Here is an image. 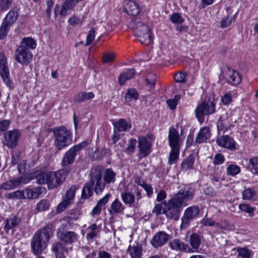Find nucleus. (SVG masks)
<instances>
[{"label": "nucleus", "instance_id": "2eb2a0df", "mask_svg": "<svg viewBox=\"0 0 258 258\" xmlns=\"http://www.w3.org/2000/svg\"><path fill=\"white\" fill-rule=\"evenodd\" d=\"M56 236L60 240L67 244L74 243L78 239V235L75 232L66 231L60 229H58Z\"/></svg>", "mask_w": 258, "mask_h": 258}, {"label": "nucleus", "instance_id": "0e129e2a", "mask_svg": "<svg viewBox=\"0 0 258 258\" xmlns=\"http://www.w3.org/2000/svg\"><path fill=\"white\" fill-rule=\"evenodd\" d=\"M201 223L205 226H215V221L209 218H204L201 221Z\"/></svg>", "mask_w": 258, "mask_h": 258}, {"label": "nucleus", "instance_id": "49530a36", "mask_svg": "<svg viewBox=\"0 0 258 258\" xmlns=\"http://www.w3.org/2000/svg\"><path fill=\"white\" fill-rule=\"evenodd\" d=\"M138 97L139 95L136 90L133 88L128 89L125 97V100L126 102H130L137 100Z\"/></svg>", "mask_w": 258, "mask_h": 258}, {"label": "nucleus", "instance_id": "09e8293b", "mask_svg": "<svg viewBox=\"0 0 258 258\" xmlns=\"http://www.w3.org/2000/svg\"><path fill=\"white\" fill-rule=\"evenodd\" d=\"M256 195L255 191L252 188H247L242 191V199L244 200H250Z\"/></svg>", "mask_w": 258, "mask_h": 258}, {"label": "nucleus", "instance_id": "c9c22d12", "mask_svg": "<svg viewBox=\"0 0 258 258\" xmlns=\"http://www.w3.org/2000/svg\"><path fill=\"white\" fill-rule=\"evenodd\" d=\"M94 97L91 92H81L75 96L74 100L77 103H81L92 99Z\"/></svg>", "mask_w": 258, "mask_h": 258}, {"label": "nucleus", "instance_id": "20e7f679", "mask_svg": "<svg viewBox=\"0 0 258 258\" xmlns=\"http://www.w3.org/2000/svg\"><path fill=\"white\" fill-rule=\"evenodd\" d=\"M165 207L163 209V214L168 219L178 220L179 218L182 207L183 206L174 198H172L167 202L164 203Z\"/></svg>", "mask_w": 258, "mask_h": 258}, {"label": "nucleus", "instance_id": "473e14b6", "mask_svg": "<svg viewBox=\"0 0 258 258\" xmlns=\"http://www.w3.org/2000/svg\"><path fill=\"white\" fill-rule=\"evenodd\" d=\"M93 187L90 181L86 182L82 190L81 199L84 200L89 199L93 195Z\"/></svg>", "mask_w": 258, "mask_h": 258}, {"label": "nucleus", "instance_id": "ddd939ff", "mask_svg": "<svg viewBox=\"0 0 258 258\" xmlns=\"http://www.w3.org/2000/svg\"><path fill=\"white\" fill-rule=\"evenodd\" d=\"M78 187L72 186L66 192L62 201L58 205L57 212L58 213L63 211L70 205L74 199L75 193Z\"/></svg>", "mask_w": 258, "mask_h": 258}, {"label": "nucleus", "instance_id": "58836bf2", "mask_svg": "<svg viewBox=\"0 0 258 258\" xmlns=\"http://www.w3.org/2000/svg\"><path fill=\"white\" fill-rule=\"evenodd\" d=\"M190 244L191 246V250H197L199 248L201 242V238L197 233H192L189 238Z\"/></svg>", "mask_w": 258, "mask_h": 258}, {"label": "nucleus", "instance_id": "f3484780", "mask_svg": "<svg viewBox=\"0 0 258 258\" xmlns=\"http://www.w3.org/2000/svg\"><path fill=\"white\" fill-rule=\"evenodd\" d=\"M216 143L218 146L230 151H235L237 149L235 141L233 138L228 135L220 136L217 139Z\"/></svg>", "mask_w": 258, "mask_h": 258}, {"label": "nucleus", "instance_id": "e433bc0d", "mask_svg": "<svg viewBox=\"0 0 258 258\" xmlns=\"http://www.w3.org/2000/svg\"><path fill=\"white\" fill-rule=\"evenodd\" d=\"M195 156L192 154H190L186 158L181 164V168L182 170L186 171L192 168L195 162Z\"/></svg>", "mask_w": 258, "mask_h": 258}, {"label": "nucleus", "instance_id": "4468645a", "mask_svg": "<svg viewBox=\"0 0 258 258\" xmlns=\"http://www.w3.org/2000/svg\"><path fill=\"white\" fill-rule=\"evenodd\" d=\"M33 57L32 53L30 50L25 49L19 46L15 51V60L20 64L27 65Z\"/></svg>", "mask_w": 258, "mask_h": 258}, {"label": "nucleus", "instance_id": "79ce46f5", "mask_svg": "<svg viewBox=\"0 0 258 258\" xmlns=\"http://www.w3.org/2000/svg\"><path fill=\"white\" fill-rule=\"evenodd\" d=\"M258 157H253L249 159L248 168L254 174H258Z\"/></svg>", "mask_w": 258, "mask_h": 258}, {"label": "nucleus", "instance_id": "37998d69", "mask_svg": "<svg viewBox=\"0 0 258 258\" xmlns=\"http://www.w3.org/2000/svg\"><path fill=\"white\" fill-rule=\"evenodd\" d=\"M49 172H40L36 176V182L38 184H48Z\"/></svg>", "mask_w": 258, "mask_h": 258}, {"label": "nucleus", "instance_id": "680f3d73", "mask_svg": "<svg viewBox=\"0 0 258 258\" xmlns=\"http://www.w3.org/2000/svg\"><path fill=\"white\" fill-rule=\"evenodd\" d=\"M137 144V141L135 139H132L130 140V144L126 148L125 152L127 154H130L135 151V147Z\"/></svg>", "mask_w": 258, "mask_h": 258}, {"label": "nucleus", "instance_id": "864d4df0", "mask_svg": "<svg viewBox=\"0 0 258 258\" xmlns=\"http://www.w3.org/2000/svg\"><path fill=\"white\" fill-rule=\"evenodd\" d=\"M170 20L174 24H182L184 22L183 18L178 13H175L170 16Z\"/></svg>", "mask_w": 258, "mask_h": 258}, {"label": "nucleus", "instance_id": "aec40b11", "mask_svg": "<svg viewBox=\"0 0 258 258\" xmlns=\"http://www.w3.org/2000/svg\"><path fill=\"white\" fill-rule=\"evenodd\" d=\"M169 238L170 235L164 231H159L155 234L150 242L154 247L157 248L165 244Z\"/></svg>", "mask_w": 258, "mask_h": 258}, {"label": "nucleus", "instance_id": "a211bd4d", "mask_svg": "<svg viewBox=\"0 0 258 258\" xmlns=\"http://www.w3.org/2000/svg\"><path fill=\"white\" fill-rule=\"evenodd\" d=\"M138 143V148L139 149L138 152L139 157L142 158L147 156L150 152L151 143L144 137H139Z\"/></svg>", "mask_w": 258, "mask_h": 258}, {"label": "nucleus", "instance_id": "8fccbe9b", "mask_svg": "<svg viewBox=\"0 0 258 258\" xmlns=\"http://www.w3.org/2000/svg\"><path fill=\"white\" fill-rule=\"evenodd\" d=\"M226 170L227 175L235 176L240 173V168L236 165L230 164L227 166Z\"/></svg>", "mask_w": 258, "mask_h": 258}, {"label": "nucleus", "instance_id": "bf43d9fd", "mask_svg": "<svg viewBox=\"0 0 258 258\" xmlns=\"http://www.w3.org/2000/svg\"><path fill=\"white\" fill-rule=\"evenodd\" d=\"M115 57V53L114 52H107L104 53L102 60L103 63L112 62Z\"/></svg>", "mask_w": 258, "mask_h": 258}, {"label": "nucleus", "instance_id": "4be33fe9", "mask_svg": "<svg viewBox=\"0 0 258 258\" xmlns=\"http://www.w3.org/2000/svg\"><path fill=\"white\" fill-rule=\"evenodd\" d=\"M124 10L128 15L135 16L140 13L141 8L138 3L130 0L124 2Z\"/></svg>", "mask_w": 258, "mask_h": 258}, {"label": "nucleus", "instance_id": "1a4fd4ad", "mask_svg": "<svg viewBox=\"0 0 258 258\" xmlns=\"http://www.w3.org/2000/svg\"><path fill=\"white\" fill-rule=\"evenodd\" d=\"M88 144V142L84 141L71 148L66 153L63 157L62 160V166H66L72 164L75 160L76 156L79 153L80 150L87 147Z\"/></svg>", "mask_w": 258, "mask_h": 258}, {"label": "nucleus", "instance_id": "de8ad7c7", "mask_svg": "<svg viewBox=\"0 0 258 258\" xmlns=\"http://www.w3.org/2000/svg\"><path fill=\"white\" fill-rule=\"evenodd\" d=\"M84 21L83 17L72 16L68 20L69 24L73 27H80Z\"/></svg>", "mask_w": 258, "mask_h": 258}, {"label": "nucleus", "instance_id": "13d9d810", "mask_svg": "<svg viewBox=\"0 0 258 258\" xmlns=\"http://www.w3.org/2000/svg\"><path fill=\"white\" fill-rule=\"evenodd\" d=\"M11 26L3 22L0 27V39H4L8 34Z\"/></svg>", "mask_w": 258, "mask_h": 258}, {"label": "nucleus", "instance_id": "a18cd8bd", "mask_svg": "<svg viewBox=\"0 0 258 258\" xmlns=\"http://www.w3.org/2000/svg\"><path fill=\"white\" fill-rule=\"evenodd\" d=\"M122 201L126 204H132L135 202V197L130 192H124L121 194Z\"/></svg>", "mask_w": 258, "mask_h": 258}, {"label": "nucleus", "instance_id": "c756f323", "mask_svg": "<svg viewBox=\"0 0 258 258\" xmlns=\"http://www.w3.org/2000/svg\"><path fill=\"white\" fill-rule=\"evenodd\" d=\"M210 129L207 127L202 128L197 136L196 142L201 144L206 142L210 137Z\"/></svg>", "mask_w": 258, "mask_h": 258}, {"label": "nucleus", "instance_id": "9b49d317", "mask_svg": "<svg viewBox=\"0 0 258 258\" xmlns=\"http://www.w3.org/2000/svg\"><path fill=\"white\" fill-rule=\"evenodd\" d=\"M195 195V189L190 187H184L181 188L176 194V195L173 197L178 202H180L183 207L187 206V202L192 200Z\"/></svg>", "mask_w": 258, "mask_h": 258}, {"label": "nucleus", "instance_id": "603ef678", "mask_svg": "<svg viewBox=\"0 0 258 258\" xmlns=\"http://www.w3.org/2000/svg\"><path fill=\"white\" fill-rule=\"evenodd\" d=\"M13 3V0H0V10L6 11L11 8Z\"/></svg>", "mask_w": 258, "mask_h": 258}, {"label": "nucleus", "instance_id": "cd10ccee", "mask_svg": "<svg viewBox=\"0 0 258 258\" xmlns=\"http://www.w3.org/2000/svg\"><path fill=\"white\" fill-rule=\"evenodd\" d=\"M113 125L115 131L119 132L128 131L132 127L131 124L123 118L119 119Z\"/></svg>", "mask_w": 258, "mask_h": 258}, {"label": "nucleus", "instance_id": "bb28decb", "mask_svg": "<svg viewBox=\"0 0 258 258\" xmlns=\"http://www.w3.org/2000/svg\"><path fill=\"white\" fill-rule=\"evenodd\" d=\"M18 17V11L14 9H12L4 18L3 22L11 26L16 22Z\"/></svg>", "mask_w": 258, "mask_h": 258}, {"label": "nucleus", "instance_id": "9d476101", "mask_svg": "<svg viewBox=\"0 0 258 258\" xmlns=\"http://www.w3.org/2000/svg\"><path fill=\"white\" fill-rule=\"evenodd\" d=\"M67 173L64 169H60L56 172H49L48 187L53 189L61 184L64 181Z\"/></svg>", "mask_w": 258, "mask_h": 258}, {"label": "nucleus", "instance_id": "ea45409f", "mask_svg": "<svg viewBox=\"0 0 258 258\" xmlns=\"http://www.w3.org/2000/svg\"><path fill=\"white\" fill-rule=\"evenodd\" d=\"M131 258H141L142 248L138 246H129L127 249Z\"/></svg>", "mask_w": 258, "mask_h": 258}, {"label": "nucleus", "instance_id": "6ab92c4d", "mask_svg": "<svg viewBox=\"0 0 258 258\" xmlns=\"http://www.w3.org/2000/svg\"><path fill=\"white\" fill-rule=\"evenodd\" d=\"M27 182V181L26 177H17L14 179L10 180L2 183L0 186V189L10 190L18 187L23 183H26Z\"/></svg>", "mask_w": 258, "mask_h": 258}, {"label": "nucleus", "instance_id": "7ed1b4c3", "mask_svg": "<svg viewBox=\"0 0 258 258\" xmlns=\"http://www.w3.org/2000/svg\"><path fill=\"white\" fill-rule=\"evenodd\" d=\"M54 137V146L58 150L71 145L73 141L71 131L66 127L61 126L53 130Z\"/></svg>", "mask_w": 258, "mask_h": 258}, {"label": "nucleus", "instance_id": "f03ea898", "mask_svg": "<svg viewBox=\"0 0 258 258\" xmlns=\"http://www.w3.org/2000/svg\"><path fill=\"white\" fill-rule=\"evenodd\" d=\"M128 26L135 31L137 39L145 45H149L151 42V35L149 28L140 21V19L133 18L129 22Z\"/></svg>", "mask_w": 258, "mask_h": 258}, {"label": "nucleus", "instance_id": "f257e3e1", "mask_svg": "<svg viewBox=\"0 0 258 258\" xmlns=\"http://www.w3.org/2000/svg\"><path fill=\"white\" fill-rule=\"evenodd\" d=\"M53 233V231L50 226H46L35 233L31 242L32 250L34 254H41L47 247Z\"/></svg>", "mask_w": 258, "mask_h": 258}, {"label": "nucleus", "instance_id": "4c0bfd02", "mask_svg": "<svg viewBox=\"0 0 258 258\" xmlns=\"http://www.w3.org/2000/svg\"><path fill=\"white\" fill-rule=\"evenodd\" d=\"M20 219L16 216H13L8 218L6 221L5 226V229L9 230L16 226H17L20 223Z\"/></svg>", "mask_w": 258, "mask_h": 258}, {"label": "nucleus", "instance_id": "c03bdc74", "mask_svg": "<svg viewBox=\"0 0 258 258\" xmlns=\"http://www.w3.org/2000/svg\"><path fill=\"white\" fill-rule=\"evenodd\" d=\"M238 207L241 211L247 213L249 217H252L254 216V212L255 209L254 207H252L249 205L244 203L239 204Z\"/></svg>", "mask_w": 258, "mask_h": 258}, {"label": "nucleus", "instance_id": "5fc2aeb1", "mask_svg": "<svg viewBox=\"0 0 258 258\" xmlns=\"http://www.w3.org/2000/svg\"><path fill=\"white\" fill-rule=\"evenodd\" d=\"M156 81V77L154 74L150 73L147 75L146 77V82L150 88H154Z\"/></svg>", "mask_w": 258, "mask_h": 258}, {"label": "nucleus", "instance_id": "a19ab883", "mask_svg": "<svg viewBox=\"0 0 258 258\" xmlns=\"http://www.w3.org/2000/svg\"><path fill=\"white\" fill-rule=\"evenodd\" d=\"M180 149H171L168 157V164L172 165L175 164L179 158Z\"/></svg>", "mask_w": 258, "mask_h": 258}, {"label": "nucleus", "instance_id": "39448f33", "mask_svg": "<svg viewBox=\"0 0 258 258\" xmlns=\"http://www.w3.org/2000/svg\"><path fill=\"white\" fill-rule=\"evenodd\" d=\"M237 122V119L233 118L231 111L226 112L222 115L218 119L217 126L218 132L225 133L232 129Z\"/></svg>", "mask_w": 258, "mask_h": 258}, {"label": "nucleus", "instance_id": "052dcab7", "mask_svg": "<svg viewBox=\"0 0 258 258\" xmlns=\"http://www.w3.org/2000/svg\"><path fill=\"white\" fill-rule=\"evenodd\" d=\"M95 36V30L91 29L88 32L87 36V39L85 43L86 46L89 45L93 41Z\"/></svg>", "mask_w": 258, "mask_h": 258}, {"label": "nucleus", "instance_id": "423d86ee", "mask_svg": "<svg viewBox=\"0 0 258 258\" xmlns=\"http://www.w3.org/2000/svg\"><path fill=\"white\" fill-rule=\"evenodd\" d=\"M90 182L93 187L94 190L97 195L101 194L104 190L106 184L102 179L101 170L98 168L91 170Z\"/></svg>", "mask_w": 258, "mask_h": 258}, {"label": "nucleus", "instance_id": "72a5a7b5", "mask_svg": "<svg viewBox=\"0 0 258 258\" xmlns=\"http://www.w3.org/2000/svg\"><path fill=\"white\" fill-rule=\"evenodd\" d=\"M116 173L111 168L106 169L104 172L103 180L106 185L113 183L115 181Z\"/></svg>", "mask_w": 258, "mask_h": 258}, {"label": "nucleus", "instance_id": "dca6fc26", "mask_svg": "<svg viewBox=\"0 0 258 258\" xmlns=\"http://www.w3.org/2000/svg\"><path fill=\"white\" fill-rule=\"evenodd\" d=\"M20 132L18 130H13L4 134V144L10 148L16 147L20 137Z\"/></svg>", "mask_w": 258, "mask_h": 258}, {"label": "nucleus", "instance_id": "4d7b16f0", "mask_svg": "<svg viewBox=\"0 0 258 258\" xmlns=\"http://www.w3.org/2000/svg\"><path fill=\"white\" fill-rule=\"evenodd\" d=\"M238 256L241 258H250L251 251L246 248L239 247L237 249Z\"/></svg>", "mask_w": 258, "mask_h": 258}, {"label": "nucleus", "instance_id": "b1692460", "mask_svg": "<svg viewBox=\"0 0 258 258\" xmlns=\"http://www.w3.org/2000/svg\"><path fill=\"white\" fill-rule=\"evenodd\" d=\"M51 250L54 253L55 258H65L64 253L68 252L66 245L60 241L52 244Z\"/></svg>", "mask_w": 258, "mask_h": 258}, {"label": "nucleus", "instance_id": "69168bd1", "mask_svg": "<svg viewBox=\"0 0 258 258\" xmlns=\"http://www.w3.org/2000/svg\"><path fill=\"white\" fill-rule=\"evenodd\" d=\"M111 197V195L109 194H106L102 199L99 200L97 202V205L102 208L103 206L105 205L108 202L109 198Z\"/></svg>", "mask_w": 258, "mask_h": 258}, {"label": "nucleus", "instance_id": "774afa93", "mask_svg": "<svg viewBox=\"0 0 258 258\" xmlns=\"http://www.w3.org/2000/svg\"><path fill=\"white\" fill-rule=\"evenodd\" d=\"M232 21V18L231 17H229L227 16L225 19H223L222 20L221 22V26L222 28H226L229 26Z\"/></svg>", "mask_w": 258, "mask_h": 258}, {"label": "nucleus", "instance_id": "5701e85b", "mask_svg": "<svg viewBox=\"0 0 258 258\" xmlns=\"http://www.w3.org/2000/svg\"><path fill=\"white\" fill-rule=\"evenodd\" d=\"M169 245L172 249L177 251L188 252L194 251V250H191V248L187 244L178 239H174L171 240L169 243Z\"/></svg>", "mask_w": 258, "mask_h": 258}, {"label": "nucleus", "instance_id": "f8f14e48", "mask_svg": "<svg viewBox=\"0 0 258 258\" xmlns=\"http://www.w3.org/2000/svg\"><path fill=\"white\" fill-rule=\"evenodd\" d=\"M0 75L6 84L11 87L12 82L10 79L9 69L7 64V57L3 52H0Z\"/></svg>", "mask_w": 258, "mask_h": 258}, {"label": "nucleus", "instance_id": "393cba45", "mask_svg": "<svg viewBox=\"0 0 258 258\" xmlns=\"http://www.w3.org/2000/svg\"><path fill=\"white\" fill-rule=\"evenodd\" d=\"M22 191L24 195L23 199H37L41 193V188L38 187L33 188H26L23 189Z\"/></svg>", "mask_w": 258, "mask_h": 258}, {"label": "nucleus", "instance_id": "7c9ffc66", "mask_svg": "<svg viewBox=\"0 0 258 258\" xmlns=\"http://www.w3.org/2000/svg\"><path fill=\"white\" fill-rule=\"evenodd\" d=\"M88 233L86 235V238L89 241H92L93 238L97 236L100 232V228L95 223L92 224L87 228Z\"/></svg>", "mask_w": 258, "mask_h": 258}, {"label": "nucleus", "instance_id": "a878e982", "mask_svg": "<svg viewBox=\"0 0 258 258\" xmlns=\"http://www.w3.org/2000/svg\"><path fill=\"white\" fill-rule=\"evenodd\" d=\"M226 75L227 80L231 85H237L240 83L241 77L237 72L232 69H228Z\"/></svg>", "mask_w": 258, "mask_h": 258}, {"label": "nucleus", "instance_id": "e2e57ef3", "mask_svg": "<svg viewBox=\"0 0 258 258\" xmlns=\"http://www.w3.org/2000/svg\"><path fill=\"white\" fill-rule=\"evenodd\" d=\"M225 160L224 156L222 154H217L214 157L213 163L215 165L222 164Z\"/></svg>", "mask_w": 258, "mask_h": 258}, {"label": "nucleus", "instance_id": "412c9836", "mask_svg": "<svg viewBox=\"0 0 258 258\" xmlns=\"http://www.w3.org/2000/svg\"><path fill=\"white\" fill-rule=\"evenodd\" d=\"M169 145L171 149H180L181 143L178 132L173 127L169 128L168 134Z\"/></svg>", "mask_w": 258, "mask_h": 258}, {"label": "nucleus", "instance_id": "6e6d98bb", "mask_svg": "<svg viewBox=\"0 0 258 258\" xmlns=\"http://www.w3.org/2000/svg\"><path fill=\"white\" fill-rule=\"evenodd\" d=\"M49 207V202L45 200H41L37 205L36 209L39 212L47 210Z\"/></svg>", "mask_w": 258, "mask_h": 258}, {"label": "nucleus", "instance_id": "2f4dec72", "mask_svg": "<svg viewBox=\"0 0 258 258\" xmlns=\"http://www.w3.org/2000/svg\"><path fill=\"white\" fill-rule=\"evenodd\" d=\"M135 74V71L133 69H128L121 73L118 78V82L120 85L124 84L125 82L132 79Z\"/></svg>", "mask_w": 258, "mask_h": 258}, {"label": "nucleus", "instance_id": "6e6552de", "mask_svg": "<svg viewBox=\"0 0 258 258\" xmlns=\"http://www.w3.org/2000/svg\"><path fill=\"white\" fill-rule=\"evenodd\" d=\"M200 213V209L198 206L194 205L187 208L184 211L181 217V229H186L190 222L196 219Z\"/></svg>", "mask_w": 258, "mask_h": 258}, {"label": "nucleus", "instance_id": "c85d7f7f", "mask_svg": "<svg viewBox=\"0 0 258 258\" xmlns=\"http://www.w3.org/2000/svg\"><path fill=\"white\" fill-rule=\"evenodd\" d=\"M124 209V207L122 204L118 199H116L111 203L109 212L111 215H114L123 213Z\"/></svg>", "mask_w": 258, "mask_h": 258}, {"label": "nucleus", "instance_id": "0eeeda50", "mask_svg": "<svg viewBox=\"0 0 258 258\" xmlns=\"http://www.w3.org/2000/svg\"><path fill=\"white\" fill-rule=\"evenodd\" d=\"M215 111V104L209 100H204L199 104L195 110V114L199 121L202 123L204 121V116L213 114Z\"/></svg>", "mask_w": 258, "mask_h": 258}, {"label": "nucleus", "instance_id": "3c124183", "mask_svg": "<svg viewBox=\"0 0 258 258\" xmlns=\"http://www.w3.org/2000/svg\"><path fill=\"white\" fill-rule=\"evenodd\" d=\"M6 197L10 199H23L24 195L22 190H18L7 194Z\"/></svg>", "mask_w": 258, "mask_h": 258}, {"label": "nucleus", "instance_id": "338daca9", "mask_svg": "<svg viewBox=\"0 0 258 258\" xmlns=\"http://www.w3.org/2000/svg\"><path fill=\"white\" fill-rule=\"evenodd\" d=\"M185 74L182 72H180L174 75L175 81L178 83H184Z\"/></svg>", "mask_w": 258, "mask_h": 258}, {"label": "nucleus", "instance_id": "f704fd0d", "mask_svg": "<svg viewBox=\"0 0 258 258\" xmlns=\"http://www.w3.org/2000/svg\"><path fill=\"white\" fill-rule=\"evenodd\" d=\"M36 42L35 40L31 37L24 38L22 41L20 47L25 49L30 50L36 48Z\"/></svg>", "mask_w": 258, "mask_h": 258}]
</instances>
